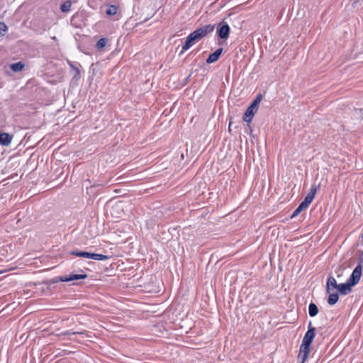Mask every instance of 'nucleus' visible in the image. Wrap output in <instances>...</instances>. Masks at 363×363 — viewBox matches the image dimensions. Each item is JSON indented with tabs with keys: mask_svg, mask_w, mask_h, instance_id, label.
Returning <instances> with one entry per match:
<instances>
[{
	"mask_svg": "<svg viewBox=\"0 0 363 363\" xmlns=\"http://www.w3.org/2000/svg\"><path fill=\"white\" fill-rule=\"evenodd\" d=\"M62 76L61 65L55 63L52 61L47 62V82L55 83L60 82Z\"/></svg>",
	"mask_w": 363,
	"mask_h": 363,
	"instance_id": "nucleus-1",
	"label": "nucleus"
},
{
	"mask_svg": "<svg viewBox=\"0 0 363 363\" xmlns=\"http://www.w3.org/2000/svg\"><path fill=\"white\" fill-rule=\"evenodd\" d=\"M86 274H71L69 276H60L57 277L54 279H50V281H47V285H50L60 281H72L79 279H84L87 278Z\"/></svg>",
	"mask_w": 363,
	"mask_h": 363,
	"instance_id": "nucleus-2",
	"label": "nucleus"
},
{
	"mask_svg": "<svg viewBox=\"0 0 363 363\" xmlns=\"http://www.w3.org/2000/svg\"><path fill=\"white\" fill-rule=\"evenodd\" d=\"M214 28H215L214 25H211V24L205 25V26L195 30L194 31L191 33L190 35L194 38V40H195V41H198V40H201V38H204L205 36H206L208 33H212L213 31Z\"/></svg>",
	"mask_w": 363,
	"mask_h": 363,
	"instance_id": "nucleus-3",
	"label": "nucleus"
},
{
	"mask_svg": "<svg viewBox=\"0 0 363 363\" xmlns=\"http://www.w3.org/2000/svg\"><path fill=\"white\" fill-rule=\"evenodd\" d=\"M230 28L224 21L220 22L218 25L217 34L221 39L226 40L229 37Z\"/></svg>",
	"mask_w": 363,
	"mask_h": 363,
	"instance_id": "nucleus-4",
	"label": "nucleus"
},
{
	"mask_svg": "<svg viewBox=\"0 0 363 363\" xmlns=\"http://www.w3.org/2000/svg\"><path fill=\"white\" fill-rule=\"evenodd\" d=\"M362 264L359 263L356 267L354 269L352 274L348 279L347 281L350 284V285L355 286L359 281L362 276Z\"/></svg>",
	"mask_w": 363,
	"mask_h": 363,
	"instance_id": "nucleus-5",
	"label": "nucleus"
},
{
	"mask_svg": "<svg viewBox=\"0 0 363 363\" xmlns=\"http://www.w3.org/2000/svg\"><path fill=\"white\" fill-rule=\"evenodd\" d=\"M310 350L311 345L303 342H301L298 355V359L301 361V363H303L307 359Z\"/></svg>",
	"mask_w": 363,
	"mask_h": 363,
	"instance_id": "nucleus-6",
	"label": "nucleus"
},
{
	"mask_svg": "<svg viewBox=\"0 0 363 363\" xmlns=\"http://www.w3.org/2000/svg\"><path fill=\"white\" fill-rule=\"evenodd\" d=\"M315 336V328L312 326L311 321H310L308 325V331L306 333L302 342L311 345Z\"/></svg>",
	"mask_w": 363,
	"mask_h": 363,
	"instance_id": "nucleus-7",
	"label": "nucleus"
},
{
	"mask_svg": "<svg viewBox=\"0 0 363 363\" xmlns=\"http://www.w3.org/2000/svg\"><path fill=\"white\" fill-rule=\"evenodd\" d=\"M318 187H319V185L318 186H312V187L310 189V191L308 192L307 196L305 197L304 200L301 202L307 208L311 204V203L313 201V200L315 196V194L318 191Z\"/></svg>",
	"mask_w": 363,
	"mask_h": 363,
	"instance_id": "nucleus-8",
	"label": "nucleus"
},
{
	"mask_svg": "<svg viewBox=\"0 0 363 363\" xmlns=\"http://www.w3.org/2000/svg\"><path fill=\"white\" fill-rule=\"evenodd\" d=\"M339 284H337L335 279L333 277H329L326 282V291L330 294L334 289L337 290Z\"/></svg>",
	"mask_w": 363,
	"mask_h": 363,
	"instance_id": "nucleus-9",
	"label": "nucleus"
},
{
	"mask_svg": "<svg viewBox=\"0 0 363 363\" xmlns=\"http://www.w3.org/2000/svg\"><path fill=\"white\" fill-rule=\"evenodd\" d=\"M223 52V48L217 49L214 52L211 53L206 60V63L211 64L216 62Z\"/></svg>",
	"mask_w": 363,
	"mask_h": 363,
	"instance_id": "nucleus-10",
	"label": "nucleus"
},
{
	"mask_svg": "<svg viewBox=\"0 0 363 363\" xmlns=\"http://www.w3.org/2000/svg\"><path fill=\"white\" fill-rule=\"evenodd\" d=\"M352 285L347 281L346 283L340 284L337 291L342 295H347L352 291Z\"/></svg>",
	"mask_w": 363,
	"mask_h": 363,
	"instance_id": "nucleus-11",
	"label": "nucleus"
},
{
	"mask_svg": "<svg viewBox=\"0 0 363 363\" xmlns=\"http://www.w3.org/2000/svg\"><path fill=\"white\" fill-rule=\"evenodd\" d=\"M257 111L252 107L249 106L244 114L243 121L250 123L252 120V118Z\"/></svg>",
	"mask_w": 363,
	"mask_h": 363,
	"instance_id": "nucleus-12",
	"label": "nucleus"
},
{
	"mask_svg": "<svg viewBox=\"0 0 363 363\" xmlns=\"http://www.w3.org/2000/svg\"><path fill=\"white\" fill-rule=\"evenodd\" d=\"M12 136L6 133H0V144L2 145H9L11 142Z\"/></svg>",
	"mask_w": 363,
	"mask_h": 363,
	"instance_id": "nucleus-13",
	"label": "nucleus"
},
{
	"mask_svg": "<svg viewBox=\"0 0 363 363\" xmlns=\"http://www.w3.org/2000/svg\"><path fill=\"white\" fill-rule=\"evenodd\" d=\"M195 42L196 41L194 40V38L189 34L186 38L185 43L182 46V52L189 49L195 43Z\"/></svg>",
	"mask_w": 363,
	"mask_h": 363,
	"instance_id": "nucleus-14",
	"label": "nucleus"
},
{
	"mask_svg": "<svg viewBox=\"0 0 363 363\" xmlns=\"http://www.w3.org/2000/svg\"><path fill=\"white\" fill-rule=\"evenodd\" d=\"M308 313L311 317H314L318 313V306L314 303H311L309 304Z\"/></svg>",
	"mask_w": 363,
	"mask_h": 363,
	"instance_id": "nucleus-15",
	"label": "nucleus"
},
{
	"mask_svg": "<svg viewBox=\"0 0 363 363\" xmlns=\"http://www.w3.org/2000/svg\"><path fill=\"white\" fill-rule=\"evenodd\" d=\"M328 294H329V297H328V304H330L331 306L335 304L337 302L338 299H339L338 294L337 293L332 294L330 292Z\"/></svg>",
	"mask_w": 363,
	"mask_h": 363,
	"instance_id": "nucleus-16",
	"label": "nucleus"
},
{
	"mask_svg": "<svg viewBox=\"0 0 363 363\" xmlns=\"http://www.w3.org/2000/svg\"><path fill=\"white\" fill-rule=\"evenodd\" d=\"M72 2L70 0L65 1L60 7V9L62 12L67 13L69 12L71 9Z\"/></svg>",
	"mask_w": 363,
	"mask_h": 363,
	"instance_id": "nucleus-17",
	"label": "nucleus"
},
{
	"mask_svg": "<svg viewBox=\"0 0 363 363\" xmlns=\"http://www.w3.org/2000/svg\"><path fill=\"white\" fill-rule=\"evenodd\" d=\"M69 65L75 72V74L73 77V79H75L77 81L79 80L80 79V75H81L79 68L78 67L75 66L72 62H69Z\"/></svg>",
	"mask_w": 363,
	"mask_h": 363,
	"instance_id": "nucleus-18",
	"label": "nucleus"
},
{
	"mask_svg": "<svg viewBox=\"0 0 363 363\" xmlns=\"http://www.w3.org/2000/svg\"><path fill=\"white\" fill-rule=\"evenodd\" d=\"M24 66H25V65L22 62H18L11 64V69L13 72H20L23 69Z\"/></svg>",
	"mask_w": 363,
	"mask_h": 363,
	"instance_id": "nucleus-19",
	"label": "nucleus"
},
{
	"mask_svg": "<svg viewBox=\"0 0 363 363\" xmlns=\"http://www.w3.org/2000/svg\"><path fill=\"white\" fill-rule=\"evenodd\" d=\"M306 208H307V207L306 206H304L302 203H301L299 204V206H298V208L294 211L291 218H293L297 216L302 211H303Z\"/></svg>",
	"mask_w": 363,
	"mask_h": 363,
	"instance_id": "nucleus-20",
	"label": "nucleus"
},
{
	"mask_svg": "<svg viewBox=\"0 0 363 363\" xmlns=\"http://www.w3.org/2000/svg\"><path fill=\"white\" fill-rule=\"evenodd\" d=\"M107 39L105 38H100L98 42L96 43V48L98 50L103 49L107 44Z\"/></svg>",
	"mask_w": 363,
	"mask_h": 363,
	"instance_id": "nucleus-21",
	"label": "nucleus"
},
{
	"mask_svg": "<svg viewBox=\"0 0 363 363\" xmlns=\"http://www.w3.org/2000/svg\"><path fill=\"white\" fill-rule=\"evenodd\" d=\"M117 12V7L113 5H110L108 6L106 13L108 16H113L115 15Z\"/></svg>",
	"mask_w": 363,
	"mask_h": 363,
	"instance_id": "nucleus-22",
	"label": "nucleus"
},
{
	"mask_svg": "<svg viewBox=\"0 0 363 363\" xmlns=\"http://www.w3.org/2000/svg\"><path fill=\"white\" fill-rule=\"evenodd\" d=\"M108 256L102 254L93 253L92 259L94 260H106Z\"/></svg>",
	"mask_w": 363,
	"mask_h": 363,
	"instance_id": "nucleus-23",
	"label": "nucleus"
},
{
	"mask_svg": "<svg viewBox=\"0 0 363 363\" xmlns=\"http://www.w3.org/2000/svg\"><path fill=\"white\" fill-rule=\"evenodd\" d=\"M52 313H53V310L51 309V310H49L48 311H47V313H46V315H47V323L48 322H51V318H52ZM52 322H55V320H52Z\"/></svg>",
	"mask_w": 363,
	"mask_h": 363,
	"instance_id": "nucleus-24",
	"label": "nucleus"
},
{
	"mask_svg": "<svg viewBox=\"0 0 363 363\" xmlns=\"http://www.w3.org/2000/svg\"><path fill=\"white\" fill-rule=\"evenodd\" d=\"M7 29V26L4 22H0V36L3 35L2 32L6 31Z\"/></svg>",
	"mask_w": 363,
	"mask_h": 363,
	"instance_id": "nucleus-25",
	"label": "nucleus"
},
{
	"mask_svg": "<svg viewBox=\"0 0 363 363\" xmlns=\"http://www.w3.org/2000/svg\"><path fill=\"white\" fill-rule=\"evenodd\" d=\"M70 254L72 255H74L76 257H83L84 252L73 250V251H72L70 252Z\"/></svg>",
	"mask_w": 363,
	"mask_h": 363,
	"instance_id": "nucleus-26",
	"label": "nucleus"
},
{
	"mask_svg": "<svg viewBox=\"0 0 363 363\" xmlns=\"http://www.w3.org/2000/svg\"><path fill=\"white\" fill-rule=\"evenodd\" d=\"M259 104V101L254 100L250 106L252 107L253 108H255V110L257 111Z\"/></svg>",
	"mask_w": 363,
	"mask_h": 363,
	"instance_id": "nucleus-27",
	"label": "nucleus"
},
{
	"mask_svg": "<svg viewBox=\"0 0 363 363\" xmlns=\"http://www.w3.org/2000/svg\"><path fill=\"white\" fill-rule=\"evenodd\" d=\"M259 104V101L254 100L250 106L252 107L253 108H255V110L257 111Z\"/></svg>",
	"mask_w": 363,
	"mask_h": 363,
	"instance_id": "nucleus-28",
	"label": "nucleus"
},
{
	"mask_svg": "<svg viewBox=\"0 0 363 363\" xmlns=\"http://www.w3.org/2000/svg\"><path fill=\"white\" fill-rule=\"evenodd\" d=\"M259 104V101L254 100L250 106L252 107L253 108H255V110L257 111Z\"/></svg>",
	"mask_w": 363,
	"mask_h": 363,
	"instance_id": "nucleus-29",
	"label": "nucleus"
},
{
	"mask_svg": "<svg viewBox=\"0 0 363 363\" xmlns=\"http://www.w3.org/2000/svg\"><path fill=\"white\" fill-rule=\"evenodd\" d=\"M93 253L88 252H84L83 257L88 258V259H92Z\"/></svg>",
	"mask_w": 363,
	"mask_h": 363,
	"instance_id": "nucleus-30",
	"label": "nucleus"
},
{
	"mask_svg": "<svg viewBox=\"0 0 363 363\" xmlns=\"http://www.w3.org/2000/svg\"><path fill=\"white\" fill-rule=\"evenodd\" d=\"M262 94H258L255 100L257 101L260 103L262 101Z\"/></svg>",
	"mask_w": 363,
	"mask_h": 363,
	"instance_id": "nucleus-31",
	"label": "nucleus"
},
{
	"mask_svg": "<svg viewBox=\"0 0 363 363\" xmlns=\"http://www.w3.org/2000/svg\"><path fill=\"white\" fill-rule=\"evenodd\" d=\"M359 259H360V262L359 263L361 264V262H363V250H362V253L360 255Z\"/></svg>",
	"mask_w": 363,
	"mask_h": 363,
	"instance_id": "nucleus-32",
	"label": "nucleus"
},
{
	"mask_svg": "<svg viewBox=\"0 0 363 363\" xmlns=\"http://www.w3.org/2000/svg\"><path fill=\"white\" fill-rule=\"evenodd\" d=\"M121 203H116V206H115V207H116V208H119V207H121Z\"/></svg>",
	"mask_w": 363,
	"mask_h": 363,
	"instance_id": "nucleus-33",
	"label": "nucleus"
},
{
	"mask_svg": "<svg viewBox=\"0 0 363 363\" xmlns=\"http://www.w3.org/2000/svg\"><path fill=\"white\" fill-rule=\"evenodd\" d=\"M230 127H231V122H230L229 128H228V129H229V130H230Z\"/></svg>",
	"mask_w": 363,
	"mask_h": 363,
	"instance_id": "nucleus-34",
	"label": "nucleus"
},
{
	"mask_svg": "<svg viewBox=\"0 0 363 363\" xmlns=\"http://www.w3.org/2000/svg\"><path fill=\"white\" fill-rule=\"evenodd\" d=\"M54 333L53 332H51V333H49L48 335H53Z\"/></svg>",
	"mask_w": 363,
	"mask_h": 363,
	"instance_id": "nucleus-35",
	"label": "nucleus"
},
{
	"mask_svg": "<svg viewBox=\"0 0 363 363\" xmlns=\"http://www.w3.org/2000/svg\"><path fill=\"white\" fill-rule=\"evenodd\" d=\"M52 39H53V40H56V37H55V36H53V37H52Z\"/></svg>",
	"mask_w": 363,
	"mask_h": 363,
	"instance_id": "nucleus-36",
	"label": "nucleus"
},
{
	"mask_svg": "<svg viewBox=\"0 0 363 363\" xmlns=\"http://www.w3.org/2000/svg\"><path fill=\"white\" fill-rule=\"evenodd\" d=\"M46 330H47V333H48V331H49V328H48V326H47V328H46Z\"/></svg>",
	"mask_w": 363,
	"mask_h": 363,
	"instance_id": "nucleus-37",
	"label": "nucleus"
},
{
	"mask_svg": "<svg viewBox=\"0 0 363 363\" xmlns=\"http://www.w3.org/2000/svg\"><path fill=\"white\" fill-rule=\"evenodd\" d=\"M79 333V332H74L72 334Z\"/></svg>",
	"mask_w": 363,
	"mask_h": 363,
	"instance_id": "nucleus-38",
	"label": "nucleus"
},
{
	"mask_svg": "<svg viewBox=\"0 0 363 363\" xmlns=\"http://www.w3.org/2000/svg\"><path fill=\"white\" fill-rule=\"evenodd\" d=\"M3 273V271H0V274Z\"/></svg>",
	"mask_w": 363,
	"mask_h": 363,
	"instance_id": "nucleus-39",
	"label": "nucleus"
}]
</instances>
